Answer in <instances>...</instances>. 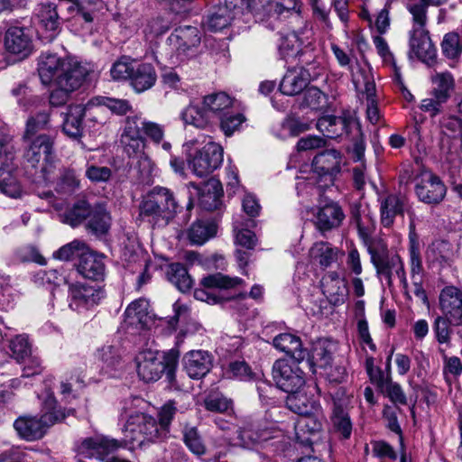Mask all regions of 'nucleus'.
<instances>
[{"mask_svg": "<svg viewBox=\"0 0 462 462\" xmlns=\"http://www.w3.org/2000/svg\"><path fill=\"white\" fill-rule=\"evenodd\" d=\"M339 250L328 242H317L310 250V257L324 268L330 266L337 260Z\"/></svg>", "mask_w": 462, "mask_h": 462, "instance_id": "nucleus-47", "label": "nucleus"}, {"mask_svg": "<svg viewBox=\"0 0 462 462\" xmlns=\"http://www.w3.org/2000/svg\"><path fill=\"white\" fill-rule=\"evenodd\" d=\"M42 412L41 418L25 415L15 420L14 428L22 439L28 441L40 439L44 436L49 427L66 418L65 412L58 409L57 402L51 394L46 397Z\"/></svg>", "mask_w": 462, "mask_h": 462, "instance_id": "nucleus-1", "label": "nucleus"}, {"mask_svg": "<svg viewBox=\"0 0 462 462\" xmlns=\"http://www.w3.org/2000/svg\"><path fill=\"white\" fill-rule=\"evenodd\" d=\"M242 282L240 278H231L220 273L204 277L200 284L202 288H198L194 291V297L198 300L216 304L219 302V298L211 291L214 289H230Z\"/></svg>", "mask_w": 462, "mask_h": 462, "instance_id": "nucleus-13", "label": "nucleus"}, {"mask_svg": "<svg viewBox=\"0 0 462 462\" xmlns=\"http://www.w3.org/2000/svg\"><path fill=\"white\" fill-rule=\"evenodd\" d=\"M89 70L86 66L69 59H61L53 53H42L39 58L38 73L45 85L60 78L75 74L76 70Z\"/></svg>", "mask_w": 462, "mask_h": 462, "instance_id": "nucleus-6", "label": "nucleus"}, {"mask_svg": "<svg viewBox=\"0 0 462 462\" xmlns=\"http://www.w3.org/2000/svg\"><path fill=\"white\" fill-rule=\"evenodd\" d=\"M217 234V226L209 221L198 220L187 230V237L190 244L201 245Z\"/></svg>", "mask_w": 462, "mask_h": 462, "instance_id": "nucleus-44", "label": "nucleus"}, {"mask_svg": "<svg viewBox=\"0 0 462 462\" xmlns=\"http://www.w3.org/2000/svg\"><path fill=\"white\" fill-rule=\"evenodd\" d=\"M111 226V217L103 204H96L92 207L91 214L88 220L87 227L95 236L106 235Z\"/></svg>", "mask_w": 462, "mask_h": 462, "instance_id": "nucleus-41", "label": "nucleus"}, {"mask_svg": "<svg viewBox=\"0 0 462 462\" xmlns=\"http://www.w3.org/2000/svg\"><path fill=\"white\" fill-rule=\"evenodd\" d=\"M315 217L316 227L321 232H326L338 227L345 218V214L338 204L329 202L318 208Z\"/></svg>", "mask_w": 462, "mask_h": 462, "instance_id": "nucleus-27", "label": "nucleus"}, {"mask_svg": "<svg viewBox=\"0 0 462 462\" xmlns=\"http://www.w3.org/2000/svg\"><path fill=\"white\" fill-rule=\"evenodd\" d=\"M324 420L322 410L317 414L302 415L295 424L298 441L303 445H311L312 438L321 431Z\"/></svg>", "mask_w": 462, "mask_h": 462, "instance_id": "nucleus-22", "label": "nucleus"}, {"mask_svg": "<svg viewBox=\"0 0 462 462\" xmlns=\"http://www.w3.org/2000/svg\"><path fill=\"white\" fill-rule=\"evenodd\" d=\"M9 347L17 362L25 360L27 356L32 354L28 337L25 335H18L13 338L10 341Z\"/></svg>", "mask_w": 462, "mask_h": 462, "instance_id": "nucleus-56", "label": "nucleus"}, {"mask_svg": "<svg viewBox=\"0 0 462 462\" xmlns=\"http://www.w3.org/2000/svg\"><path fill=\"white\" fill-rule=\"evenodd\" d=\"M191 186L197 190L199 204L204 209L211 211L217 208L223 194L222 186L218 180L211 179L201 188L194 183H191Z\"/></svg>", "mask_w": 462, "mask_h": 462, "instance_id": "nucleus-32", "label": "nucleus"}, {"mask_svg": "<svg viewBox=\"0 0 462 462\" xmlns=\"http://www.w3.org/2000/svg\"><path fill=\"white\" fill-rule=\"evenodd\" d=\"M145 414L135 412L131 414L123 429L124 438L122 444L131 446L132 448L143 446V437L140 433V423L145 421Z\"/></svg>", "mask_w": 462, "mask_h": 462, "instance_id": "nucleus-39", "label": "nucleus"}, {"mask_svg": "<svg viewBox=\"0 0 462 462\" xmlns=\"http://www.w3.org/2000/svg\"><path fill=\"white\" fill-rule=\"evenodd\" d=\"M104 296V291L98 286L79 282L69 286V307L73 310L92 308L98 304Z\"/></svg>", "mask_w": 462, "mask_h": 462, "instance_id": "nucleus-14", "label": "nucleus"}, {"mask_svg": "<svg viewBox=\"0 0 462 462\" xmlns=\"http://www.w3.org/2000/svg\"><path fill=\"white\" fill-rule=\"evenodd\" d=\"M410 245H409V255H410V266L411 278L420 276L423 272L422 261L420 251V243L416 235L412 232L410 233Z\"/></svg>", "mask_w": 462, "mask_h": 462, "instance_id": "nucleus-53", "label": "nucleus"}, {"mask_svg": "<svg viewBox=\"0 0 462 462\" xmlns=\"http://www.w3.org/2000/svg\"><path fill=\"white\" fill-rule=\"evenodd\" d=\"M35 20L39 24V32L46 42H51L60 30V16L54 4L46 3L38 6L35 12Z\"/></svg>", "mask_w": 462, "mask_h": 462, "instance_id": "nucleus-17", "label": "nucleus"}, {"mask_svg": "<svg viewBox=\"0 0 462 462\" xmlns=\"http://www.w3.org/2000/svg\"><path fill=\"white\" fill-rule=\"evenodd\" d=\"M415 191L424 203L438 204L444 199L447 189L439 177L429 175L416 185Z\"/></svg>", "mask_w": 462, "mask_h": 462, "instance_id": "nucleus-26", "label": "nucleus"}, {"mask_svg": "<svg viewBox=\"0 0 462 462\" xmlns=\"http://www.w3.org/2000/svg\"><path fill=\"white\" fill-rule=\"evenodd\" d=\"M319 396L320 390L316 383L305 384L288 394L286 406L300 416L317 414L322 410Z\"/></svg>", "mask_w": 462, "mask_h": 462, "instance_id": "nucleus-10", "label": "nucleus"}, {"mask_svg": "<svg viewBox=\"0 0 462 462\" xmlns=\"http://www.w3.org/2000/svg\"><path fill=\"white\" fill-rule=\"evenodd\" d=\"M252 14L260 19L265 17H281L285 14H299L298 3L296 0H289L287 5H284L278 0H241Z\"/></svg>", "mask_w": 462, "mask_h": 462, "instance_id": "nucleus-12", "label": "nucleus"}, {"mask_svg": "<svg viewBox=\"0 0 462 462\" xmlns=\"http://www.w3.org/2000/svg\"><path fill=\"white\" fill-rule=\"evenodd\" d=\"M245 119L242 114L230 109L219 118L221 130L226 136H230L239 128Z\"/></svg>", "mask_w": 462, "mask_h": 462, "instance_id": "nucleus-58", "label": "nucleus"}, {"mask_svg": "<svg viewBox=\"0 0 462 462\" xmlns=\"http://www.w3.org/2000/svg\"><path fill=\"white\" fill-rule=\"evenodd\" d=\"M457 254L455 246L448 241H434L427 249V260L431 263H437L440 266L450 265Z\"/></svg>", "mask_w": 462, "mask_h": 462, "instance_id": "nucleus-36", "label": "nucleus"}, {"mask_svg": "<svg viewBox=\"0 0 462 462\" xmlns=\"http://www.w3.org/2000/svg\"><path fill=\"white\" fill-rule=\"evenodd\" d=\"M323 293L333 305L343 304L348 297V289L344 278L336 272L325 274L321 281Z\"/></svg>", "mask_w": 462, "mask_h": 462, "instance_id": "nucleus-25", "label": "nucleus"}, {"mask_svg": "<svg viewBox=\"0 0 462 462\" xmlns=\"http://www.w3.org/2000/svg\"><path fill=\"white\" fill-rule=\"evenodd\" d=\"M180 118L185 125H189L199 129H205L212 121L209 112L203 104V100L200 103L190 102L182 110Z\"/></svg>", "mask_w": 462, "mask_h": 462, "instance_id": "nucleus-34", "label": "nucleus"}, {"mask_svg": "<svg viewBox=\"0 0 462 462\" xmlns=\"http://www.w3.org/2000/svg\"><path fill=\"white\" fill-rule=\"evenodd\" d=\"M170 40L175 42L179 53H186L200 42L199 30L193 26L180 27L171 35Z\"/></svg>", "mask_w": 462, "mask_h": 462, "instance_id": "nucleus-38", "label": "nucleus"}, {"mask_svg": "<svg viewBox=\"0 0 462 462\" xmlns=\"http://www.w3.org/2000/svg\"><path fill=\"white\" fill-rule=\"evenodd\" d=\"M223 157V148L214 142H209L188 159V164L196 176L203 178L221 166Z\"/></svg>", "mask_w": 462, "mask_h": 462, "instance_id": "nucleus-9", "label": "nucleus"}, {"mask_svg": "<svg viewBox=\"0 0 462 462\" xmlns=\"http://www.w3.org/2000/svg\"><path fill=\"white\" fill-rule=\"evenodd\" d=\"M371 261L379 276L386 280L387 285H393V276H397L402 286L403 292L409 296L408 282L404 269V263L398 254H389L384 248L376 250L370 247Z\"/></svg>", "mask_w": 462, "mask_h": 462, "instance_id": "nucleus-5", "label": "nucleus"}, {"mask_svg": "<svg viewBox=\"0 0 462 462\" xmlns=\"http://www.w3.org/2000/svg\"><path fill=\"white\" fill-rule=\"evenodd\" d=\"M404 199L396 194H388L380 199L381 223L390 227L397 216L402 215Z\"/></svg>", "mask_w": 462, "mask_h": 462, "instance_id": "nucleus-35", "label": "nucleus"}, {"mask_svg": "<svg viewBox=\"0 0 462 462\" xmlns=\"http://www.w3.org/2000/svg\"><path fill=\"white\" fill-rule=\"evenodd\" d=\"M177 209L173 193L163 187H154L143 196L139 205V215L153 225L165 226Z\"/></svg>", "mask_w": 462, "mask_h": 462, "instance_id": "nucleus-2", "label": "nucleus"}, {"mask_svg": "<svg viewBox=\"0 0 462 462\" xmlns=\"http://www.w3.org/2000/svg\"><path fill=\"white\" fill-rule=\"evenodd\" d=\"M177 358V353L171 351L165 357L166 364H164L159 353L152 350L142 351L135 357L137 374L144 382L157 381L166 366L175 365Z\"/></svg>", "mask_w": 462, "mask_h": 462, "instance_id": "nucleus-8", "label": "nucleus"}, {"mask_svg": "<svg viewBox=\"0 0 462 462\" xmlns=\"http://www.w3.org/2000/svg\"><path fill=\"white\" fill-rule=\"evenodd\" d=\"M452 326L448 319L445 316H439L434 321V331L439 343H448L450 339V328Z\"/></svg>", "mask_w": 462, "mask_h": 462, "instance_id": "nucleus-63", "label": "nucleus"}, {"mask_svg": "<svg viewBox=\"0 0 462 462\" xmlns=\"http://www.w3.org/2000/svg\"><path fill=\"white\" fill-rule=\"evenodd\" d=\"M434 88L432 95H437L440 100H448L450 97L449 91L454 86V79L449 72L437 73L432 77Z\"/></svg>", "mask_w": 462, "mask_h": 462, "instance_id": "nucleus-52", "label": "nucleus"}, {"mask_svg": "<svg viewBox=\"0 0 462 462\" xmlns=\"http://www.w3.org/2000/svg\"><path fill=\"white\" fill-rule=\"evenodd\" d=\"M92 207L87 201L79 200L60 217L61 221L71 226H77L87 218H89Z\"/></svg>", "mask_w": 462, "mask_h": 462, "instance_id": "nucleus-49", "label": "nucleus"}, {"mask_svg": "<svg viewBox=\"0 0 462 462\" xmlns=\"http://www.w3.org/2000/svg\"><path fill=\"white\" fill-rule=\"evenodd\" d=\"M312 69L309 65L306 69L288 70L280 83V90L286 96H295L304 90L310 80L316 79L319 72L310 73Z\"/></svg>", "mask_w": 462, "mask_h": 462, "instance_id": "nucleus-19", "label": "nucleus"}, {"mask_svg": "<svg viewBox=\"0 0 462 462\" xmlns=\"http://www.w3.org/2000/svg\"><path fill=\"white\" fill-rule=\"evenodd\" d=\"M345 164L343 154L336 149H328L319 152L312 160V173L315 184L322 189L334 183L336 176Z\"/></svg>", "mask_w": 462, "mask_h": 462, "instance_id": "nucleus-4", "label": "nucleus"}, {"mask_svg": "<svg viewBox=\"0 0 462 462\" xmlns=\"http://www.w3.org/2000/svg\"><path fill=\"white\" fill-rule=\"evenodd\" d=\"M150 305L145 299H138L128 305L125 311V325L127 328L143 330L152 323V315L149 310Z\"/></svg>", "mask_w": 462, "mask_h": 462, "instance_id": "nucleus-18", "label": "nucleus"}, {"mask_svg": "<svg viewBox=\"0 0 462 462\" xmlns=\"http://www.w3.org/2000/svg\"><path fill=\"white\" fill-rule=\"evenodd\" d=\"M351 118L325 116L319 118L316 124L317 129L328 138H334L341 134V132H347L351 124Z\"/></svg>", "mask_w": 462, "mask_h": 462, "instance_id": "nucleus-42", "label": "nucleus"}, {"mask_svg": "<svg viewBox=\"0 0 462 462\" xmlns=\"http://www.w3.org/2000/svg\"><path fill=\"white\" fill-rule=\"evenodd\" d=\"M205 407L208 411L225 412L231 405V402L219 394H211L205 399Z\"/></svg>", "mask_w": 462, "mask_h": 462, "instance_id": "nucleus-64", "label": "nucleus"}, {"mask_svg": "<svg viewBox=\"0 0 462 462\" xmlns=\"http://www.w3.org/2000/svg\"><path fill=\"white\" fill-rule=\"evenodd\" d=\"M183 367L192 379L204 377L212 367V356L204 350H191L183 357Z\"/></svg>", "mask_w": 462, "mask_h": 462, "instance_id": "nucleus-23", "label": "nucleus"}, {"mask_svg": "<svg viewBox=\"0 0 462 462\" xmlns=\"http://www.w3.org/2000/svg\"><path fill=\"white\" fill-rule=\"evenodd\" d=\"M429 5L420 4H408L407 8L412 15L413 29L410 38L411 51L422 61L433 60L436 57V49L425 29L427 23V8Z\"/></svg>", "mask_w": 462, "mask_h": 462, "instance_id": "nucleus-3", "label": "nucleus"}, {"mask_svg": "<svg viewBox=\"0 0 462 462\" xmlns=\"http://www.w3.org/2000/svg\"><path fill=\"white\" fill-rule=\"evenodd\" d=\"M306 359L311 366L326 368L331 364L332 352L326 342L319 341L313 345Z\"/></svg>", "mask_w": 462, "mask_h": 462, "instance_id": "nucleus-50", "label": "nucleus"}, {"mask_svg": "<svg viewBox=\"0 0 462 462\" xmlns=\"http://www.w3.org/2000/svg\"><path fill=\"white\" fill-rule=\"evenodd\" d=\"M295 360L278 359L273 365V377L277 386L290 393L305 385L304 372Z\"/></svg>", "mask_w": 462, "mask_h": 462, "instance_id": "nucleus-11", "label": "nucleus"}, {"mask_svg": "<svg viewBox=\"0 0 462 462\" xmlns=\"http://www.w3.org/2000/svg\"><path fill=\"white\" fill-rule=\"evenodd\" d=\"M68 10L69 13H75V18L91 24L104 14L106 4L102 0H78L74 5H69Z\"/></svg>", "mask_w": 462, "mask_h": 462, "instance_id": "nucleus-31", "label": "nucleus"}, {"mask_svg": "<svg viewBox=\"0 0 462 462\" xmlns=\"http://www.w3.org/2000/svg\"><path fill=\"white\" fill-rule=\"evenodd\" d=\"M240 12V8L227 5L214 7L207 15L203 24L210 32H218L226 28Z\"/></svg>", "mask_w": 462, "mask_h": 462, "instance_id": "nucleus-30", "label": "nucleus"}, {"mask_svg": "<svg viewBox=\"0 0 462 462\" xmlns=\"http://www.w3.org/2000/svg\"><path fill=\"white\" fill-rule=\"evenodd\" d=\"M273 346L290 356L292 360L300 363L309 356L308 349L302 346L300 337L291 333H282L273 340Z\"/></svg>", "mask_w": 462, "mask_h": 462, "instance_id": "nucleus-29", "label": "nucleus"}, {"mask_svg": "<svg viewBox=\"0 0 462 462\" xmlns=\"http://www.w3.org/2000/svg\"><path fill=\"white\" fill-rule=\"evenodd\" d=\"M94 106L93 101L88 102L87 105H74L67 108V112L63 113L62 130L66 135L70 138L78 139L83 134V117L86 112Z\"/></svg>", "mask_w": 462, "mask_h": 462, "instance_id": "nucleus-20", "label": "nucleus"}, {"mask_svg": "<svg viewBox=\"0 0 462 462\" xmlns=\"http://www.w3.org/2000/svg\"><path fill=\"white\" fill-rule=\"evenodd\" d=\"M27 143L24 152L26 162L32 167L36 168L42 162V171L45 179L51 172L52 167L51 158L53 152V138L48 134H42L31 138H23Z\"/></svg>", "mask_w": 462, "mask_h": 462, "instance_id": "nucleus-7", "label": "nucleus"}, {"mask_svg": "<svg viewBox=\"0 0 462 462\" xmlns=\"http://www.w3.org/2000/svg\"><path fill=\"white\" fill-rule=\"evenodd\" d=\"M50 116L47 112H40L34 116H31L26 123V128L23 138H31L37 132L43 130L49 124Z\"/></svg>", "mask_w": 462, "mask_h": 462, "instance_id": "nucleus-60", "label": "nucleus"}, {"mask_svg": "<svg viewBox=\"0 0 462 462\" xmlns=\"http://www.w3.org/2000/svg\"><path fill=\"white\" fill-rule=\"evenodd\" d=\"M119 447L120 444L116 439L98 436L84 439L79 447V453L85 457H96L104 460L105 456Z\"/></svg>", "mask_w": 462, "mask_h": 462, "instance_id": "nucleus-21", "label": "nucleus"}, {"mask_svg": "<svg viewBox=\"0 0 462 462\" xmlns=\"http://www.w3.org/2000/svg\"><path fill=\"white\" fill-rule=\"evenodd\" d=\"M183 439L189 449L196 455H203L206 448L196 427L186 426L183 430Z\"/></svg>", "mask_w": 462, "mask_h": 462, "instance_id": "nucleus-57", "label": "nucleus"}, {"mask_svg": "<svg viewBox=\"0 0 462 462\" xmlns=\"http://www.w3.org/2000/svg\"><path fill=\"white\" fill-rule=\"evenodd\" d=\"M134 63L130 62L126 58H122L116 61L111 69L110 73L115 80H124L131 79Z\"/></svg>", "mask_w": 462, "mask_h": 462, "instance_id": "nucleus-62", "label": "nucleus"}, {"mask_svg": "<svg viewBox=\"0 0 462 462\" xmlns=\"http://www.w3.org/2000/svg\"><path fill=\"white\" fill-rule=\"evenodd\" d=\"M77 270L86 279L93 281L103 280L106 273L104 258L102 255L90 251L88 248V251L81 255Z\"/></svg>", "mask_w": 462, "mask_h": 462, "instance_id": "nucleus-28", "label": "nucleus"}, {"mask_svg": "<svg viewBox=\"0 0 462 462\" xmlns=\"http://www.w3.org/2000/svg\"><path fill=\"white\" fill-rule=\"evenodd\" d=\"M441 51L444 56L449 60L459 57L462 52V44L458 34L455 32L445 34L441 42Z\"/></svg>", "mask_w": 462, "mask_h": 462, "instance_id": "nucleus-55", "label": "nucleus"}, {"mask_svg": "<svg viewBox=\"0 0 462 462\" xmlns=\"http://www.w3.org/2000/svg\"><path fill=\"white\" fill-rule=\"evenodd\" d=\"M348 401L346 398H333L332 423L335 430L342 438L348 439L352 432V423L346 411Z\"/></svg>", "mask_w": 462, "mask_h": 462, "instance_id": "nucleus-33", "label": "nucleus"}, {"mask_svg": "<svg viewBox=\"0 0 462 462\" xmlns=\"http://www.w3.org/2000/svg\"><path fill=\"white\" fill-rule=\"evenodd\" d=\"M5 46L10 53L25 58L32 50V37L23 27H11L5 32Z\"/></svg>", "mask_w": 462, "mask_h": 462, "instance_id": "nucleus-24", "label": "nucleus"}, {"mask_svg": "<svg viewBox=\"0 0 462 462\" xmlns=\"http://www.w3.org/2000/svg\"><path fill=\"white\" fill-rule=\"evenodd\" d=\"M0 191L13 199L22 196L23 190L13 166L6 164L0 168Z\"/></svg>", "mask_w": 462, "mask_h": 462, "instance_id": "nucleus-43", "label": "nucleus"}, {"mask_svg": "<svg viewBox=\"0 0 462 462\" xmlns=\"http://www.w3.org/2000/svg\"><path fill=\"white\" fill-rule=\"evenodd\" d=\"M304 33L303 31H293L281 37L278 50L282 58L295 57L300 53L301 46L305 43V39L302 37Z\"/></svg>", "mask_w": 462, "mask_h": 462, "instance_id": "nucleus-46", "label": "nucleus"}, {"mask_svg": "<svg viewBox=\"0 0 462 462\" xmlns=\"http://www.w3.org/2000/svg\"><path fill=\"white\" fill-rule=\"evenodd\" d=\"M238 439L244 448H252L263 440L267 439V437L264 436L263 432H259L249 426L239 430Z\"/></svg>", "mask_w": 462, "mask_h": 462, "instance_id": "nucleus-59", "label": "nucleus"}, {"mask_svg": "<svg viewBox=\"0 0 462 462\" xmlns=\"http://www.w3.org/2000/svg\"><path fill=\"white\" fill-rule=\"evenodd\" d=\"M87 245L80 240H73L72 242L61 246L58 251L53 254V256L59 260L69 261L76 256L79 259L81 255L88 251Z\"/></svg>", "mask_w": 462, "mask_h": 462, "instance_id": "nucleus-54", "label": "nucleus"}, {"mask_svg": "<svg viewBox=\"0 0 462 462\" xmlns=\"http://www.w3.org/2000/svg\"><path fill=\"white\" fill-rule=\"evenodd\" d=\"M203 104L213 116L218 119L232 108L233 99L225 92L207 95L203 97Z\"/></svg>", "mask_w": 462, "mask_h": 462, "instance_id": "nucleus-45", "label": "nucleus"}, {"mask_svg": "<svg viewBox=\"0 0 462 462\" xmlns=\"http://www.w3.org/2000/svg\"><path fill=\"white\" fill-rule=\"evenodd\" d=\"M80 188V180L70 168H60L54 183V190L60 196H70Z\"/></svg>", "mask_w": 462, "mask_h": 462, "instance_id": "nucleus-40", "label": "nucleus"}, {"mask_svg": "<svg viewBox=\"0 0 462 462\" xmlns=\"http://www.w3.org/2000/svg\"><path fill=\"white\" fill-rule=\"evenodd\" d=\"M439 307L443 316L452 326L462 325V291L454 286L445 287L439 294Z\"/></svg>", "mask_w": 462, "mask_h": 462, "instance_id": "nucleus-16", "label": "nucleus"}, {"mask_svg": "<svg viewBox=\"0 0 462 462\" xmlns=\"http://www.w3.org/2000/svg\"><path fill=\"white\" fill-rule=\"evenodd\" d=\"M97 358L101 362V369L105 374H111L121 367V356L118 349L113 346H104L99 348Z\"/></svg>", "mask_w": 462, "mask_h": 462, "instance_id": "nucleus-48", "label": "nucleus"}, {"mask_svg": "<svg viewBox=\"0 0 462 462\" xmlns=\"http://www.w3.org/2000/svg\"><path fill=\"white\" fill-rule=\"evenodd\" d=\"M170 25L171 23L167 19L157 16L147 22L143 32L148 39H152L165 33L170 29Z\"/></svg>", "mask_w": 462, "mask_h": 462, "instance_id": "nucleus-61", "label": "nucleus"}, {"mask_svg": "<svg viewBox=\"0 0 462 462\" xmlns=\"http://www.w3.org/2000/svg\"><path fill=\"white\" fill-rule=\"evenodd\" d=\"M156 72L150 63L135 64L131 76V85L137 93L151 88L156 82Z\"/></svg>", "mask_w": 462, "mask_h": 462, "instance_id": "nucleus-37", "label": "nucleus"}, {"mask_svg": "<svg viewBox=\"0 0 462 462\" xmlns=\"http://www.w3.org/2000/svg\"><path fill=\"white\" fill-rule=\"evenodd\" d=\"M167 275L169 281L182 292L189 291L192 286V279L181 263L170 264Z\"/></svg>", "mask_w": 462, "mask_h": 462, "instance_id": "nucleus-51", "label": "nucleus"}, {"mask_svg": "<svg viewBox=\"0 0 462 462\" xmlns=\"http://www.w3.org/2000/svg\"><path fill=\"white\" fill-rule=\"evenodd\" d=\"M89 70L79 69L68 78L63 76L56 79L50 95V104L53 106L64 105L69 100L70 93L81 86Z\"/></svg>", "mask_w": 462, "mask_h": 462, "instance_id": "nucleus-15", "label": "nucleus"}]
</instances>
